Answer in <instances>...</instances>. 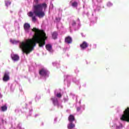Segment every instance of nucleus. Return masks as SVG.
Wrapping results in <instances>:
<instances>
[{"label": "nucleus", "instance_id": "f257e3e1", "mask_svg": "<svg viewBox=\"0 0 129 129\" xmlns=\"http://www.w3.org/2000/svg\"><path fill=\"white\" fill-rule=\"evenodd\" d=\"M31 31L33 34L30 33V35H32L33 38L26 39L19 43V47L22 51L23 54L24 53H25L26 55L30 54L34 50V47L36 46L37 43L39 44V47H43L46 43L45 40H47V37L46 33L43 30L33 28V29H31Z\"/></svg>", "mask_w": 129, "mask_h": 129}, {"label": "nucleus", "instance_id": "f03ea898", "mask_svg": "<svg viewBox=\"0 0 129 129\" xmlns=\"http://www.w3.org/2000/svg\"><path fill=\"white\" fill-rule=\"evenodd\" d=\"M129 122V108L127 107L123 111V113L120 114L119 119L115 118L110 122L111 129H122L124 127L123 122Z\"/></svg>", "mask_w": 129, "mask_h": 129}, {"label": "nucleus", "instance_id": "7ed1b4c3", "mask_svg": "<svg viewBox=\"0 0 129 129\" xmlns=\"http://www.w3.org/2000/svg\"><path fill=\"white\" fill-rule=\"evenodd\" d=\"M47 6L46 3L39 4L37 5H34L33 12H29L28 13V17L32 18V22H36L38 17L40 19H42L45 17V12L47 9ZM44 10V11H43Z\"/></svg>", "mask_w": 129, "mask_h": 129}, {"label": "nucleus", "instance_id": "20e7f679", "mask_svg": "<svg viewBox=\"0 0 129 129\" xmlns=\"http://www.w3.org/2000/svg\"><path fill=\"white\" fill-rule=\"evenodd\" d=\"M39 74L42 79H46V78H48L49 77V74H50V73L47 70L46 68H43L42 69H40L39 71Z\"/></svg>", "mask_w": 129, "mask_h": 129}, {"label": "nucleus", "instance_id": "39448f33", "mask_svg": "<svg viewBox=\"0 0 129 129\" xmlns=\"http://www.w3.org/2000/svg\"><path fill=\"white\" fill-rule=\"evenodd\" d=\"M79 27H80V20H79V19L77 21H73L70 25L71 32H72V29H74L75 31H77L79 29Z\"/></svg>", "mask_w": 129, "mask_h": 129}, {"label": "nucleus", "instance_id": "423d86ee", "mask_svg": "<svg viewBox=\"0 0 129 129\" xmlns=\"http://www.w3.org/2000/svg\"><path fill=\"white\" fill-rule=\"evenodd\" d=\"M50 100L54 106H57V107H58V108H63L62 104L61 103H59V102L58 101V98H57V97H52Z\"/></svg>", "mask_w": 129, "mask_h": 129}, {"label": "nucleus", "instance_id": "0eeeda50", "mask_svg": "<svg viewBox=\"0 0 129 129\" xmlns=\"http://www.w3.org/2000/svg\"><path fill=\"white\" fill-rule=\"evenodd\" d=\"M25 34H29L30 33V30H31V25L28 23H26L23 25Z\"/></svg>", "mask_w": 129, "mask_h": 129}, {"label": "nucleus", "instance_id": "6e6552de", "mask_svg": "<svg viewBox=\"0 0 129 129\" xmlns=\"http://www.w3.org/2000/svg\"><path fill=\"white\" fill-rule=\"evenodd\" d=\"M88 46H89V44H88V43H87V42L83 41L80 44V47L82 51H84V50H86V48L88 47Z\"/></svg>", "mask_w": 129, "mask_h": 129}, {"label": "nucleus", "instance_id": "1a4fd4ad", "mask_svg": "<svg viewBox=\"0 0 129 129\" xmlns=\"http://www.w3.org/2000/svg\"><path fill=\"white\" fill-rule=\"evenodd\" d=\"M9 75H10V73H9V72H5L3 79L4 82H7V81H9V80H10Z\"/></svg>", "mask_w": 129, "mask_h": 129}, {"label": "nucleus", "instance_id": "9d476101", "mask_svg": "<svg viewBox=\"0 0 129 129\" xmlns=\"http://www.w3.org/2000/svg\"><path fill=\"white\" fill-rule=\"evenodd\" d=\"M11 58L14 62H17L20 60V56L18 54H15L14 53L11 54Z\"/></svg>", "mask_w": 129, "mask_h": 129}, {"label": "nucleus", "instance_id": "9b49d317", "mask_svg": "<svg viewBox=\"0 0 129 129\" xmlns=\"http://www.w3.org/2000/svg\"><path fill=\"white\" fill-rule=\"evenodd\" d=\"M24 110L29 112V115H32V112H33V108L30 105H29V108H28V104H26V108L23 109Z\"/></svg>", "mask_w": 129, "mask_h": 129}, {"label": "nucleus", "instance_id": "f8f14e48", "mask_svg": "<svg viewBox=\"0 0 129 129\" xmlns=\"http://www.w3.org/2000/svg\"><path fill=\"white\" fill-rule=\"evenodd\" d=\"M65 43L66 44H72V38L70 36H68L65 38Z\"/></svg>", "mask_w": 129, "mask_h": 129}, {"label": "nucleus", "instance_id": "ddd939ff", "mask_svg": "<svg viewBox=\"0 0 129 129\" xmlns=\"http://www.w3.org/2000/svg\"><path fill=\"white\" fill-rule=\"evenodd\" d=\"M56 20L57 22V29H61L62 28V23H60V21L61 19L60 18H56Z\"/></svg>", "mask_w": 129, "mask_h": 129}, {"label": "nucleus", "instance_id": "4468645a", "mask_svg": "<svg viewBox=\"0 0 129 129\" xmlns=\"http://www.w3.org/2000/svg\"><path fill=\"white\" fill-rule=\"evenodd\" d=\"M75 124L73 122H69L67 125L68 129H74L75 128Z\"/></svg>", "mask_w": 129, "mask_h": 129}, {"label": "nucleus", "instance_id": "2eb2a0df", "mask_svg": "<svg viewBox=\"0 0 129 129\" xmlns=\"http://www.w3.org/2000/svg\"><path fill=\"white\" fill-rule=\"evenodd\" d=\"M46 49L50 52V53H52L53 52V49H52V45L50 44H46L45 46Z\"/></svg>", "mask_w": 129, "mask_h": 129}, {"label": "nucleus", "instance_id": "dca6fc26", "mask_svg": "<svg viewBox=\"0 0 129 129\" xmlns=\"http://www.w3.org/2000/svg\"><path fill=\"white\" fill-rule=\"evenodd\" d=\"M69 122H73V121H75V122H76V120H75V118L73 115H70L69 116Z\"/></svg>", "mask_w": 129, "mask_h": 129}, {"label": "nucleus", "instance_id": "f3484780", "mask_svg": "<svg viewBox=\"0 0 129 129\" xmlns=\"http://www.w3.org/2000/svg\"><path fill=\"white\" fill-rule=\"evenodd\" d=\"M54 95L56 97H58V98L62 97V94H61L60 92L58 93V90H57L54 91Z\"/></svg>", "mask_w": 129, "mask_h": 129}, {"label": "nucleus", "instance_id": "a211bd4d", "mask_svg": "<svg viewBox=\"0 0 129 129\" xmlns=\"http://www.w3.org/2000/svg\"><path fill=\"white\" fill-rule=\"evenodd\" d=\"M64 82H66V81H68L69 80H70L72 78V76L69 75H66L64 77Z\"/></svg>", "mask_w": 129, "mask_h": 129}, {"label": "nucleus", "instance_id": "6ab92c4d", "mask_svg": "<svg viewBox=\"0 0 129 129\" xmlns=\"http://www.w3.org/2000/svg\"><path fill=\"white\" fill-rule=\"evenodd\" d=\"M71 4L73 8H77V6H78V3L76 2L71 1Z\"/></svg>", "mask_w": 129, "mask_h": 129}, {"label": "nucleus", "instance_id": "aec40b11", "mask_svg": "<svg viewBox=\"0 0 129 129\" xmlns=\"http://www.w3.org/2000/svg\"><path fill=\"white\" fill-rule=\"evenodd\" d=\"M10 42L13 44V45H15L16 44H18V43H20V41L16 39H10Z\"/></svg>", "mask_w": 129, "mask_h": 129}, {"label": "nucleus", "instance_id": "412c9836", "mask_svg": "<svg viewBox=\"0 0 129 129\" xmlns=\"http://www.w3.org/2000/svg\"><path fill=\"white\" fill-rule=\"evenodd\" d=\"M7 110H8V106L7 105H5L1 107V111L5 112L7 111Z\"/></svg>", "mask_w": 129, "mask_h": 129}, {"label": "nucleus", "instance_id": "4be33fe9", "mask_svg": "<svg viewBox=\"0 0 129 129\" xmlns=\"http://www.w3.org/2000/svg\"><path fill=\"white\" fill-rule=\"evenodd\" d=\"M52 38L54 39V40L56 39L57 38V37L58 36V33L57 32H54L52 34Z\"/></svg>", "mask_w": 129, "mask_h": 129}, {"label": "nucleus", "instance_id": "5701e85b", "mask_svg": "<svg viewBox=\"0 0 129 129\" xmlns=\"http://www.w3.org/2000/svg\"><path fill=\"white\" fill-rule=\"evenodd\" d=\"M84 105H83V106H80V107H78L77 108V111H81V110H84Z\"/></svg>", "mask_w": 129, "mask_h": 129}, {"label": "nucleus", "instance_id": "b1692460", "mask_svg": "<svg viewBox=\"0 0 129 129\" xmlns=\"http://www.w3.org/2000/svg\"><path fill=\"white\" fill-rule=\"evenodd\" d=\"M42 0H33V4L34 5H35V6H37L38 5H39V3H40V2H41Z\"/></svg>", "mask_w": 129, "mask_h": 129}, {"label": "nucleus", "instance_id": "393cba45", "mask_svg": "<svg viewBox=\"0 0 129 129\" xmlns=\"http://www.w3.org/2000/svg\"><path fill=\"white\" fill-rule=\"evenodd\" d=\"M5 5L7 8H8L9 6H11V2L9 1H5Z\"/></svg>", "mask_w": 129, "mask_h": 129}, {"label": "nucleus", "instance_id": "a878e982", "mask_svg": "<svg viewBox=\"0 0 129 129\" xmlns=\"http://www.w3.org/2000/svg\"><path fill=\"white\" fill-rule=\"evenodd\" d=\"M4 125V119H0V127L2 128Z\"/></svg>", "mask_w": 129, "mask_h": 129}, {"label": "nucleus", "instance_id": "bb28decb", "mask_svg": "<svg viewBox=\"0 0 129 129\" xmlns=\"http://www.w3.org/2000/svg\"><path fill=\"white\" fill-rule=\"evenodd\" d=\"M16 129H25V128H24L22 126V124L19 123L18 124V126H17Z\"/></svg>", "mask_w": 129, "mask_h": 129}, {"label": "nucleus", "instance_id": "cd10ccee", "mask_svg": "<svg viewBox=\"0 0 129 129\" xmlns=\"http://www.w3.org/2000/svg\"><path fill=\"white\" fill-rule=\"evenodd\" d=\"M53 8H54V6H53V4H52V3H51L50 4V6H49V11L53 10Z\"/></svg>", "mask_w": 129, "mask_h": 129}, {"label": "nucleus", "instance_id": "c85d7f7f", "mask_svg": "<svg viewBox=\"0 0 129 129\" xmlns=\"http://www.w3.org/2000/svg\"><path fill=\"white\" fill-rule=\"evenodd\" d=\"M69 99L68 96L64 97L63 98V102H67L68 101Z\"/></svg>", "mask_w": 129, "mask_h": 129}, {"label": "nucleus", "instance_id": "c756f323", "mask_svg": "<svg viewBox=\"0 0 129 129\" xmlns=\"http://www.w3.org/2000/svg\"><path fill=\"white\" fill-rule=\"evenodd\" d=\"M113 4L111 3V2H108L107 3V6H108L109 8L110 7H112Z\"/></svg>", "mask_w": 129, "mask_h": 129}, {"label": "nucleus", "instance_id": "7c9ffc66", "mask_svg": "<svg viewBox=\"0 0 129 129\" xmlns=\"http://www.w3.org/2000/svg\"><path fill=\"white\" fill-rule=\"evenodd\" d=\"M10 89L12 91H14V89H15V88H14V85H11L10 86Z\"/></svg>", "mask_w": 129, "mask_h": 129}, {"label": "nucleus", "instance_id": "2f4dec72", "mask_svg": "<svg viewBox=\"0 0 129 129\" xmlns=\"http://www.w3.org/2000/svg\"><path fill=\"white\" fill-rule=\"evenodd\" d=\"M73 99H76V102H77V96L74 95L73 97Z\"/></svg>", "mask_w": 129, "mask_h": 129}, {"label": "nucleus", "instance_id": "473e14b6", "mask_svg": "<svg viewBox=\"0 0 129 129\" xmlns=\"http://www.w3.org/2000/svg\"><path fill=\"white\" fill-rule=\"evenodd\" d=\"M95 2H97V3H100L101 0H93V3H95Z\"/></svg>", "mask_w": 129, "mask_h": 129}, {"label": "nucleus", "instance_id": "72a5a7b5", "mask_svg": "<svg viewBox=\"0 0 129 129\" xmlns=\"http://www.w3.org/2000/svg\"><path fill=\"white\" fill-rule=\"evenodd\" d=\"M95 11H100V6H98L96 9H95Z\"/></svg>", "mask_w": 129, "mask_h": 129}, {"label": "nucleus", "instance_id": "f704fd0d", "mask_svg": "<svg viewBox=\"0 0 129 129\" xmlns=\"http://www.w3.org/2000/svg\"><path fill=\"white\" fill-rule=\"evenodd\" d=\"M57 63H58V62L57 61H55V62H52V65L53 66H56V65H57Z\"/></svg>", "mask_w": 129, "mask_h": 129}, {"label": "nucleus", "instance_id": "c9c22d12", "mask_svg": "<svg viewBox=\"0 0 129 129\" xmlns=\"http://www.w3.org/2000/svg\"><path fill=\"white\" fill-rule=\"evenodd\" d=\"M97 46V45H96V44H94L93 45V48L94 49H96Z\"/></svg>", "mask_w": 129, "mask_h": 129}, {"label": "nucleus", "instance_id": "e433bc0d", "mask_svg": "<svg viewBox=\"0 0 129 129\" xmlns=\"http://www.w3.org/2000/svg\"><path fill=\"white\" fill-rule=\"evenodd\" d=\"M73 82H75V83H76V84H78V83H79V81H74V80H73Z\"/></svg>", "mask_w": 129, "mask_h": 129}, {"label": "nucleus", "instance_id": "4c0bfd02", "mask_svg": "<svg viewBox=\"0 0 129 129\" xmlns=\"http://www.w3.org/2000/svg\"><path fill=\"white\" fill-rule=\"evenodd\" d=\"M85 15H87V16H88V13H85V12L83 13V15L85 16Z\"/></svg>", "mask_w": 129, "mask_h": 129}, {"label": "nucleus", "instance_id": "58836bf2", "mask_svg": "<svg viewBox=\"0 0 129 129\" xmlns=\"http://www.w3.org/2000/svg\"><path fill=\"white\" fill-rule=\"evenodd\" d=\"M54 122H57V117H55L54 119Z\"/></svg>", "mask_w": 129, "mask_h": 129}, {"label": "nucleus", "instance_id": "ea45409f", "mask_svg": "<svg viewBox=\"0 0 129 129\" xmlns=\"http://www.w3.org/2000/svg\"><path fill=\"white\" fill-rule=\"evenodd\" d=\"M75 73H78V72H79V71H78V70H75Z\"/></svg>", "mask_w": 129, "mask_h": 129}, {"label": "nucleus", "instance_id": "a19ab883", "mask_svg": "<svg viewBox=\"0 0 129 129\" xmlns=\"http://www.w3.org/2000/svg\"><path fill=\"white\" fill-rule=\"evenodd\" d=\"M3 97V95L0 93V99Z\"/></svg>", "mask_w": 129, "mask_h": 129}, {"label": "nucleus", "instance_id": "79ce46f5", "mask_svg": "<svg viewBox=\"0 0 129 129\" xmlns=\"http://www.w3.org/2000/svg\"><path fill=\"white\" fill-rule=\"evenodd\" d=\"M15 112H19L18 109H15Z\"/></svg>", "mask_w": 129, "mask_h": 129}, {"label": "nucleus", "instance_id": "37998d69", "mask_svg": "<svg viewBox=\"0 0 129 129\" xmlns=\"http://www.w3.org/2000/svg\"><path fill=\"white\" fill-rule=\"evenodd\" d=\"M125 129H129V125L127 126Z\"/></svg>", "mask_w": 129, "mask_h": 129}, {"label": "nucleus", "instance_id": "c03bdc74", "mask_svg": "<svg viewBox=\"0 0 129 129\" xmlns=\"http://www.w3.org/2000/svg\"><path fill=\"white\" fill-rule=\"evenodd\" d=\"M39 116V114H35V117H37V116Z\"/></svg>", "mask_w": 129, "mask_h": 129}, {"label": "nucleus", "instance_id": "a18cd8bd", "mask_svg": "<svg viewBox=\"0 0 129 129\" xmlns=\"http://www.w3.org/2000/svg\"><path fill=\"white\" fill-rule=\"evenodd\" d=\"M10 120H11V122H12V119H13V118L11 117L10 118Z\"/></svg>", "mask_w": 129, "mask_h": 129}, {"label": "nucleus", "instance_id": "49530a36", "mask_svg": "<svg viewBox=\"0 0 129 129\" xmlns=\"http://www.w3.org/2000/svg\"><path fill=\"white\" fill-rule=\"evenodd\" d=\"M12 127H15V126H14L13 124H12Z\"/></svg>", "mask_w": 129, "mask_h": 129}, {"label": "nucleus", "instance_id": "de8ad7c7", "mask_svg": "<svg viewBox=\"0 0 129 129\" xmlns=\"http://www.w3.org/2000/svg\"><path fill=\"white\" fill-rule=\"evenodd\" d=\"M84 86H85V87L86 86V84H85V85H84Z\"/></svg>", "mask_w": 129, "mask_h": 129}, {"label": "nucleus", "instance_id": "09e8293b", "mask_svg": "<svg viewBox=\"0 0 129 129\" xmlns=\"http://www.w3.org/2000/svg\"><path fill=\"white\" fill-rule=\"evenodd\" d=\"M94 9L95 8V6H93Z\"/></svg>", "mask_w": 129, "mask_h": 129}, {"label": "nucleus", "instance_id": "8fccbe9b", "mask_svg": "<svg viewBox=\"0 0 129 129\" xmlns=\"http://www.w3.org/2000/svg\"><path fill=\"white\" fill-rule=\"evenodd\" d=\"M18 29H20V26H18Z\"/></svg>", "mask_w": 129, "mask_h": 129}, {"label": "nucleus", "instance_id": "3c124183", "mask_svg": "<svg viewBox=\"0 0 129 129\" xmlns=\"http://www.w3.org/2000/svg\"><path fill=\"white\" fill-rule=\"evenodd\" d=\"M83 8H84V6H83Z\"/></svg>", "mask_w": 129, "mask_h": 129}]
</instances>
